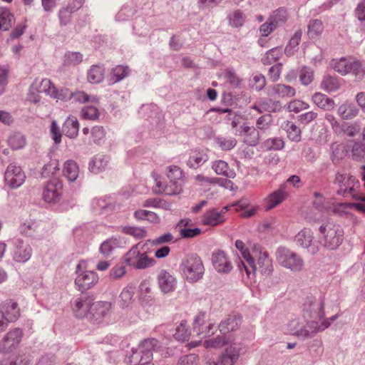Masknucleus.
Masks as SVG:
<instances>
[{"mask_svg": "<svg viewBox=\"0 0 365 365\" xmlns=\"http://www.w3.org/2000/svg\"><path fill=\"white\" fill-rule=\"evenodd\" d=\"M56 97H53V98L63 101H66L70 100L73 97V92H71L68 88H61V90L56 89Z\"/></svg>", "mask_w": 365, "mask_h": 365, "instance_id": "61", "label": "nucleus"}, {"mask_svg": "<svg viewBox=\"0 0 365 365\" xmlns=\"http://www.w3.org/2000/svg\"><path fill=\"white\" fill-rule=\"evenodd\" d=\"M82 117L88 120H96L99 116V112L95 106H86L81 110Z\"/></svg>", "mask_w": 365, "mask_h": 365, "instance_id": "57", "label": "nucleus"}, {"mask_svg": "<svg viewBox=\"0 0 365 365\" xmlns=\"http://www.w3.org/2000/svg\"><path fill=\"white\" fill-rule=\"evenodd\" d=\"M23 331L19 328L10 329L0 341V352L9 354L16 349L21 341Z\"/></svg>", "mask_w": 365, "mask_h": 365, "instance_id": "8", "label": "nucleus"}, {"mask_svg": "<svg viewBox=\"0 0 365 365\" xmlns=\"http://www.w3.org/2000/svg\"><path fill=\"white\" fill-rule=\"evenodd\" d=\"M13 15L9 9L6 7H0V29L8 31L11 26Z\"/></svg>", "mask_w": 365, "mask_h": 365, "instance_id": "35", "label": "nucleus"}, {"mask_svg": "<svg viewBox=\"0 0 365 365\" xmlns=\"http://www.w3.org/2000/svg\"><path fill=\"white\" fill-rule=\"evenodd\" d=\"M240 135L245 136V141L250 145H255L259 140V133L253 127L244 125L241 127Z\"/></svg>", "mask_w": 365, "mask_h": 365, "instance_id": "28", "label": "nucleus"}, {"mask_svg": "<svg viewBox=\"0 0 365 365\" xmlns=\"http://www.w3.org/2000/svg\"><path fill=\"white\" fill-rule=\"evenodd\" d=\"M358 109L351 104L344 103L339 107L338 113L343 119H351L358 114Z\"/></svg>", "mask_w": 365, "mask_h": 365, "instance_id": "34", "label": "nucleus"}, {"mask_svg": "<svg viewBox=\"0 0 365 365\" xmlns=\"http://www.w3.org/2000/svg\"><path fill=\"white\" fill-rule=\"evenodd\" d=\"M167 180L163 192L166 195H178L182 192V185L184 182L183 173L176 165L168 168L166 173Z\"/></svg>", "mask_w": 365, "mask_h": 365, "instance_id": "6", "label": "nucleus"}, {"mask_svg": "<svg viewBox=\"0 0 365 365\" xmlns=\"http://www.w3.org/2000/svg\"><path fill=\"white\" fill-rule=\"evenodd\" d=\"M120 242L117 238L111 237L106 240H105L100 246V252L106 256L108 257L113 251L119 247Z\"/></svg>", "mask_w": 365, "mask_h": 365, "instance_id": "33", "label": "nucleus"}, {"mask_svg": "<svg viewBox=\"0 0 365 365\" xmlns=\"http://www.w3.org/2000/svg\"><path fill=\"white\" fill-rule=\"evenodd\" d=\"M63 193V184L58 179L51 180L43 191V199L46 202H54L61 198Z\"/></svg>", "mask_w": 365, "mask_h": 365, "instance_id": "11", "label": "nucleus"}, {"mask_svg": "<svg viewBox=\"0 0 365 365\" xmlns=\"http://www.w3.org/2000/svg\"><path fill=\"white\" fill-rule=\"evenodd\" d=\"M134 287L128 286L125 287L119 296L118 303L120 307L125 308L130 306L133 301Z\"/></svg>", "mask_w": 365, "mask_h": 365, "instance_id": "31", "label": "nucleus"}, {"mask_svg": "<svg viewBox=\"0 0 365 365\" xmlns=\"http://www.w3.org/2000/svg\"><path fill=\"white\" fill-rule=\"evenodd\" d=\"M129 68L128 66H118L112 70V74L115 77V81H119L128 76Z\"/></svg>", "mask_w": 365, "mask_h": 365, "instance_id": "60", "label": "nucleus"}, {"mask_svg": "<svg viewBox=\"0 0 365 365\" xmlns=\"http://www.w3.org/2000/svg\"><path fill=\"white\" fill-rule=\"evenodd\" d=\"M126 273L125 267L122 264H115L109 272V277L111 279H119Z\"/></svg>", "mask_w": 365, "mask_h": 365, "instance_id": "56", "label": "nucleus"}, {"mask_svg": "<svg viewBox=\"0 0 365 365\" xmlns=\"http://www.w3.org/2000/svg\"><path fill=\"white\" fill-rule=\"evenodd\" d=\"M284 129L289 139L294 141H299L300 140L301 130L293 122L287 121L285 123Z\"/></svg>", "mask_w": 365, "mask_h": 365, "instance_id": "50", "label": "nucleus"}, {"mask_svg": "<svg viewBox=\"0 0 365 365\" xmlns=\"http://www.w3.org/2000/svg\"><path fill=\"white\" fill-rule=\"evenodd\" d=\"M227 211L226 207L220 210L217 209L208 210L202 215V223L205 225L217 226L225 221V214Z\"/></svg>", "mask_w": 365, "mask_h": 365, "instance_id": "14", "label": "nucleus"}, {"mask_svg": "<svg viewBox=\"0 0 365 365\" xmlns=\"http://www.w3.org/2000/svg\"><path fill=\"white\" fill-rule=\"evenodd\" d=\"M31 251V248L28 244L17 240L14 245L13 258L18 262H25L30 259Z\"/></svg>", "mask_w": 365, "mask_h": 365, "instance_id": "17", "label": "nucleus"}, {"mask_svg": "<svg viewBox=\"0 0 365 365\" xmlns=\"http://www.w3.org/2000/svg\"><path fill=\"white\" fill-rule=\"evenodd\" d=\"M241 319L235 315L229 316L225 321L220 323L219 328L222 333L232 331L237 329L240 327Z\"/></svg>", "mask_w": 365, "mask_h": 365, "instance_id": "25", "label": "nucleus"}, {"mask_svg": "<svg viewBox=\"0 0 365 365\" xmlns=\"http://www.w3.org/2000/svg\"><path fill=\"white\" fill-rule=\"evenodd\" d=\"M159 243L160 238L153 241L148 240L145 242L138 243L125 254L124 262L128 265L139 269L153 266L155 261L148 256L150 252L149 247Z\"/></svg>", "mask_w": 365, "mask_h": 365, "instance_id": "1", "label": "nucleus"}, {"mask_svg": "<svg viewBox=\"0 0 365 365\" xmlns=\"http://www.w3.org/2000/svg\"><path fill=\"white\" fill-rule=\"evenodd\" d=\"M207 160V157L202 151L194 150L190 157L188 163L191 168H196Z\"/></svg>", "mask_w": 365, "mask_h": 365, "instance_id": "47", "label": "nucleus"}, {"mask_svg": "<svg viewBox=\"0 0 365 365\" xmlns=\"http://www.w3.org/2000/svg\"><path fill=\"white\" fill-rule=\"evenodd\" d=\"M282 63H279L272 66L269 70V77L273 81H277L280 76Z\"/></svg>", "mask_w": 365, "mask_h": 365, "instance_id": "63", "label": "nucleus"}, {"mask_svg": "<svg viewBox=\"0 0 365 365\" xmlns=\"http://www.w3.org/2000/svg\"><path fill=\"white\" fill-rule=\"evenodd\" d=\"M288 196V193L285 191L284 187H280L277 190L269 195L264 200V207L265 210H270L278 205L282 203Z\"/></svg>", "mask_w": 365, "mask_h": 365, "instance_id": "19", "label": "nucleus"}, {"mask_svg": "<svg viewBox=\"0 0 365 365\" xmlns=\"http://www.w3.org/2000/svg\"><path fill=\"white\" fill-rule=\"evenodd\" d=\"M104 78V69L98 65H93L87 73L88 81L91 83H99Z\"/></svg>", "mask_w": 365, "mask_h": 365, "instance_id": "30", "label": "nucleus"}, {"mask_svg": "<svg viewBox=\"0 0 365 365\" xmlns=\"http://www.w3.org/2000/svg\"><path fill=\"white\" fill-rule=\"evenodd\" d=\"M259 207L258 206L248 207V204L246 202L240 201L236 205L235 210L237 211H243L241 214L242 217H250L255 215Z\"/></svg>", "mask_w": 365, "mask_h": 365, "instance_id": "43", "label": "nucleus"}, {"mask_svg": "<svg viewBox=\"0 0 365 365\" xmlns=\"http://www.w3.org/2000/svg\"><path fill=\"white\" fill-rule=\"evenodd\" d=\"M309 108V104L300 101V100H293L289 102L288 105V109L291 112H294L296 113L305 110Z\"/></svg>", "mask_w": 365, "mask_h": 365, "instance_id": "59", "label": "nucleus"}, {"mask_svg": "<svg viewBox=\"0 0 365 365\" xmlns=\"http://www.w3.org/2000/svg\"><path fill=\"white\" fill-rule=\"evenodd\" d=\"M255 271L259 269L262 273L269 274L272 271V259L267 252H260L257 265H255Z\"/></svg>", "mask_w": 365, "mask_h": 365, "instance_id": "27", "label": "nucleus"}, {"mask_svg": "<svg viewBox=\"0 0 365 365\" xmlns=\"http://www.w3.org/2000/svg\"><path fill=\"white\" fill-rule=\"evenodd\" d=\"M296 237L297 242L304 247H309L312 241V236L309 230L301 231Z\"/></svg>", "mask_w": 365, "mask_h": 365, "instance_id": "55", "label": "nucleus"}, {"mask_svg": "<svg viewBox=\"0 0 365 365\" xmlns=\"http://www.w3.org/2000/svg\"><path fill=\"white\" fill-rule=\"evenodd\" d=\"M63 173L69 181H75L79 175L78 165L73 160H67L63 165Z\"/></svg>", "mask_w": 365, "mask_h": 365, "instance_id": "26", "label": "nucleus"}, {"mask_svg": "<svg viewBox=\"0 0 365 365\" xmlns=\"http://www.w3.org/2000/svg\"><path fill=\"white\" fill-rule=\"evenodd\" d=\"M341 232H338L334 228H329L327 234L325 235V245L330 249H335L342 241Z\"/></svg>", "mask_w": 365, "mask_h": 365, "instance_id": "24", "label": "nucleus"}, {"mask_svg": "<svg viewBox=\"0 0 365 365\" xmlns=\"http://www.w3.org/2000/svg\"><path fill=\"white\" fill-rule=\"evenodd\" d=\"M87 264L84 260H81L76 265V277L74 281L76 289L79 292H85L90 289L98 282V275L93 271L86 270Z\"/></svg>", "mask_w": 365, "mask_h": 365, "instance_id": "4", "label": "nucleus"}, {"mask_svg": "<svg viewBox=\"0 0 365 365\" xmlns=\"http://www.w3.org/2000/svg\"><path fill=\"white\" fill-rule=\"evenodd\" d=\"M193 329L200 339L210 336L215 333L214 324L206 320L204 313H200L196 317Z\"/></svg>", "mask_w": 365, "mask_h": 365, "instance_id": "12", "label": "nucleus"}, {"mask_svg": "<svg viewBox=\"0 0 365 365\" xmlns=\"http://www.w3.org/2000/svg\"><path fill=\"white\" fill-rule=\"evenodd\" d=\"M212 169L217 175L232 178L234 173L230 170L227 163L223 160L215 161L212 165Z\"/></svg>", "mask_w": 365, "mask_h": 365, "instance_id": "38", "label": "nucleus"}, {"mask_svg": "<svg viewBox=\"0 0 365 365\" xmlns=\"http://www.w3.org/2000/svg\"><path fill=\"white\" fill-rule=\"evenodd\" d=\"M108 158L105 155H97L89 163V169L93 173H98L104 170L108 166Z\"/></svg>", "mask_w": 365, "mask_h": 365, "instance_id": "29", "label": "nucleus"}, {"mask_svg": "<svg viewBox=\"0 0 365 365\" xmlns=\"http://www.w3.org/2000/svg\"><path fill=\"white\" fill-rule=\"evenodd\" d=\"M299 79L304 85H309L314 79V71L307 67H303L299 73Z\"/></svg>", "mask_w": 365, "mask_h": 365, "instance_id": "58", "label": "nucleus"}, {"mask_svg": "<svg viewBox=\"0 0 365 365\" xmlns=\"http://www.w3.org/2000/svg\"><path fill=\"white\" fill-rule=\"evenodd\" d=\"M282 56V48L275 47L268 51L262 58L264 64H271L280 58Z\"/></svg>", "mask_w": 365, "mask_h": 365, "instance_id": "37", "label": "nucleus"}, {"mask_svg": "<svg viewBox=\"0 0 365 365\" xmlns=\"http://www.w3.org/2000/svg\"><path fill=\"white\" fill-rule=\"evenodd\" d=\"M26 176L20 166L9 164L4 173V180L6 185L11 189H17L25 182Z\"/></svg>", "mask_w": 365, "mask_h": 365, "instance_id": "9", "label": "nucleus"}, {"mask_svg": "<svg viewBox=\"0 0 365 365\" xmlns=\"http://www.w3.org/2000/svg\"><path fill=\"white\" fill-rule=\"evenodd\" d=\"M93 302V299L88 296L76 297L71 303L73 314L77 318L88 319Z\"/></svg>", "mask_w": 365, "mask_h": 365, "instance_id": "10", "label": "nucleus"}, {"mask_svg": "<svg viewBox=\"0 0 365 365\" xmlns=\"http://www.w3.org/2000/svg\"><path fill=\"white\" fill-rule=\"evenodd\" d=\"M122 232L130 235L137 240L146 237V230L143 227L135 226H125L122 227Z\"/></svg>", "mask_w": 365, "mask_h": 365, "instance_id": "40", "label": "nucleus"}, {"mask_svg": "<svg viewBox=\"0 0 365 365\" xmlns=\"http://www.w3.org/2000/svg\"><path fill=\"white\" fill-rule=\"evenodd\" d=\"M112 305L108 302H93L88 320L93 324H102L107 322L110 317Z\"/></svg>", "mask_w": 365, "mask_h": 365, "instance_id": "7", "label": "nucleus"}, {"mask_svg": "<svg viewBox=\"0 0 365 365\" xmlns=\"http://www.w3.org/2000/svg\"><path fill=\"white\" fill-rule=\"evenodd\" d=\"M134 215L137 219L146 220L152 222H157L158 220V214L152 210H138Z\"/></svg>", "mask_w": 365, "mask_h": 365, "instance_id": "52", "label": "nucleus"}, {"mask_svg": "<svg viewBox=\"0 0 365 365\" xmlns=\"http://www.w3.org/2000/svg\"><path fill=\"white\" fill-rule=\"evenodd\" d=\"M41 90L38 86V81H34L29 88L27 100L31 103H37L41 101Z\"/></svg>", "mask_w": 365, "mask_h": 365, "instance_id": "48", "label": "nucleus"}, {"mask_svg": "<svg viewBox=\"0 0 365 365\" xmlns=\"http://www.w3.org/2000/svg\"><path fill=\"white\" fill-rule=\"evenodd\" d=\"M190 335V333L187 329V322L183 320L177 326L174 336L178 341H185L188 340Z\"/></svg>", "mask_w": 365, "mask_h": 365, "instance_id": "42", "label": "nucleus"}, {"mask_svg": "<svg viewBox=\"0 0 365 365\" xmlns=\"http://www.w3.org/2000/svg\"><path fill=\"white\" fill-rule=\"evenodd\" d=\"M312 101L316 106L323 110H331L335 106L334 100L322 93H314L312 96Z\"/></svg>", "mask_w": 365, "mask_h": 365, "instance_id": "23", "label": "nucleus"}, {"mask_svg": "<svg viewBox=\"0 0 365 365\" xmlns=\"http://www.w3.org/2000/svg\"><path fill=\"white\" fill-rule=\"evenodd\" d=\"M182 271L187 281L195 282L202 277L205 268L199 256L190 255L182 262Z\"/></svg>", "mask_w": 365, "mask_h": 365, "instance_id": "5", "label": "nucleus"}, {"mask_svg": "<svg viewBox=\"0 0 365 365\" xmlns=\"http://www.w3.org/2000/svg\"><path fill=\"white\" fill-rule=\"evenodd\" d=\"M58 169V161L56 160H51L43 166L42 175L43 177H49L56 174Z\"/></svg>", "mask_w": 365, "mask_h": 365, "instance_id": "53", "label": "nucleus"}, {"mask_svg": "<svg viewBox=\"0 0 365 365\" xmlns=\"http://www.w3.org/2000/svg\"><path fill=\"white\" fill-rule=\"evenodd\" d=\"M158 340L148 339L143 340L137 349H132V354L128 358V364L130 365H140L143 362L147 365H153L151 362L153 359V350L157 345Z\"/></svg>", "mask_w": 365, "mask_h": 365, "instance_id": "3", "label": "nucleus"}, {"mask_svg": "<svg viewBox=\"0 0 365 365\" xmlns=\"http://www.w3.org/2000/svg\"><path fill=\"white\" fill-rule=\"evenodd\" d=\"M330 65L336 72L342 76L351 73L359 80L365 76V66L360 61L351 57L332 59Z\"/></svg>", "mask_w": 365, "mask_h": 365, "instance_id": "2", "label": "nucleus"}, {"mask_svg": "<svg viewBox=\"0 0 365 365\" xmlns=\"http://www.w3.org/2000/svg\"><path fill=\"white\" fill-rule=\"evenodd\" d=\"M321 86L324 90L331 92L339 88V83L336 78L327 75L324 77Z\"/></svg>", "mask_w": 365, "mask_h": 365, "instance_id": "46", "label": "nucleus"}, {"mask_svg": "<svg viewBox=\"0 0 365 365\" xmlns=\"http://www.w3.org/2000/svg\"><path fill=\"white\" fill-rule=\"evenodd\" d=\"M176 280L168 272L161 273V292L168 293L175 289Z\"/></svg>", "mask_w": 365, "mask_h": 365, "instance_id": "32", "label": "nucleus"}, {"mask_svg": "<svg viewBox=\"0 0 365 365\" xmlns=\"http://www.w3.org/2000/svg\"><path fill=\"white\" fill-rule=\"evenodd\" d=\"M72 98L74 99L75 101L79 102L81 103H97L99 101V98L97 96H91L86 93L84 91H76L73 93Z\"/></svg>", "mask_w": 365, "mask_h": 365, "instance_id": "39", "label": "nucleus"}, {"mask_svg": "<svg viewBox=\"0 0 365 365\" xmlns=\"http://www.w3.org/2000/svg\"><path fill=\"white\" fill-rule=\"evenodd\" d=\"M336 181L339 184L340 187L338 192L343 195H353V191L359 185V182L352 176L346 178V176L341 174L336 175Z\"/></svg>", "mask_w": 365, "mask_h": 365, "instance_id": "18", "label": "nucleus"}, {"mask_svg": "<svg viewBox=\"0 0 365 365\" xmlns=\"http://www.w3.org/2000/svg\"><path fill=\"white\" fill-rule=\"evenodd\" d=\"M38 86L41 93H45L51 98L56 97V88L51 81L48 78H43L40 82L38 81Z\"/></svg>", "mask_w": 365, "mask_h": 365, "instance_id": "36", "label": "nucleus"}, {"mask_svg": "<svg viewBox=\"0 0 365 365\" xmlns=\"http://www.w3.org/2000/svg\"><path fill=\"white\" fill-rule=\"evenodd\" d=\"M212 261L214 267L219 272H229L232 268V264L225 252L217 250L212 255Z\"/></svg>", "mask_w": 365, "mask_h": 365, "instance_id": "16", "label": "nucleus"}, {"mask_svg": "<svg viewBox=\"0 0 365 365\" xmlns=\"http://www.w3.org/2000/svg\"><path fill=\"white\" fill-rule=\"evenodd\" d=\"M8 144L14 150L21 149L25 145L26 139L22 134L16 133L9 137Z\"/></svg>", "mask_w": 365, "mask_h": 365, "instance_id": "45", "label": "nucleus"}, {"mask_svg": "<svg viewBox=\"0 0 365 365\" xmlns=\"http://www.w3.org/2000/svg\"><path fill=\"white\" fill-rule=\"evenodd\" d=\"M295 89L284 84L279 83L274 85L269 91V95L274 99L290 98L295 95Z\"/></svg>", "mask_w": 365, "mask_h": 365, "instance_id": "20", "label": "nucleus"}, {"mask_svg": "<svg viewBox=\"0 0 365 365\" xmlns=\"http://www.w3.org/2000/svg\"><path fill=\"white\" fill-rule=\"evenodd\" d=\"M279 261L284 267L296 271L300 270L303 265L301 258L290 251L280 253Z\"/></svg>", "mask_w": 365, "mask_h": 365, "instance_id": "15", "label": "nucleus"}, {"mask_svg": "<svg viewBox=\"0 0 365 365\" xmlns=\"http://www.w3.org/2000/svg\"><path fill=\"white\" fill-rule=\"evenodd\" d=\"M227 341L225 336H217L214 339L206 340L204 341V346L206 349H217L225 345Z\"/></svg>", "mask_w": 365, "mask_h": 365, "instance_id": "54", "label": "nucleus"}, {"mask_svg": "<svg viewBox=\"0 0 365 365\" xmlns=\"http://www.w3.org/2000/svg\"><path fill=\"white\" fill-rule=\"evenodd\" d=\"M324 31V26L320 20H312L310 21L308 27V35L310 38L318 37Z\"/></svg>", "mask_w": 365, "mask_h": 365, "instance_id": "44", "label": "nucleus"}, {"mask_svg": "<svg viewBox=\"0 0 365 365\" xmlns=\"http://www.w3.org/2000/svg\"><path fill=\"white\" fill-rule=\"evenodd\" d=\"M78 130L79 123L77 118L74 116L68 117L62 128L64 135L70 138H74L77 136Z\"/></svg>", "mask_w": 365, "mask_h": 365, "instance_id": "22", "label": "nucleus"}, {"mask_svg": "<svg viewBox=\"0 0 365 365\" xmlns=\"http://www.w3.org/2000/svg\"><path fill=\"white\" fill-rule=\"evenodd\" d=\"M1 309V311L4 313L9 324L16 321L20 317V309L18 304L12 299L6 301L2 304Z\"/></svg>", "mask_w": 365, "mask_h": 365, "instance_id": "21", "label": "nucleus"}, {"mask_svg": "<svg viewBox=\"0 0 365 365\" xmlns=\"http://www.w3.org/2000/svg\"><path fill=\"white\" fill-rule=\"evenodd\" d=\"M180 233L184 238H190L199 235L201 233V230L199 228H183Z\"/></svg>", "mask_w": 365, "mask_h": 365, "instance_id": "64", "label": "nucleus"}, {"mask_svg": "<svg viewBox=\"0 0 365 365\" xmlns=\"http://www.w3.org/2000/svg\"><path fill=\"white\" fill-rule=\"evenodd\" d=\"M105 136V131L101 126H95L91 130V137L95 143H99Z\"/></svg>", "mask_w": 365, "mask_h": 365, "instance_id": "62", "label": "nucleus"}, {"mask_svg": "<svg viewBox=\"0 0 365 365\" xmlns=\"http://www.w3.org/2000/svg\"><path fill=\"white\" fill-rule=\"evenodd\" d=\"M83 61V55L78 52H68L64 56V64L67 66H76Z\"/></svg>", "mask_w": 365, "mask_h": 365, "instance_id": "51", "label": "nucleus"}, {"mask_svg": "<svg viewBox=\"0 0 365 365\" xmlns=\"http://www.w3.org/2000/svg\"><path fill=\"white\" fill-rule=\"evenodd\" d=\"M153 292L148 281L143 282L140 285V299L142 301H150L153 299Z\"/></svg>", "mask_w": 365, "mask_h": 365, "instance_id": "49", "label": "nucleus"}, {"mask_svg": "<svg viewBox=\"0 0 365 365\" xmlns=\"http://www.w3.org/2000/svg\"><path fill=\"white\" fill-rule=\"evenodd\" d=\"M196 181L200 185H202L204 182L220 183L221 185H222L227 188L232 189V187H233V183L230 180H227V179H220V178L209 179L202 175H197L196 177Z\"/></svg>", "mask_w": 365, "mask_h": 365, "instance_id": "41", "label": "nucleus"}, {"mask_svg": "<svg viewBox=\"0 0 365 365\" xmlns=\"http://www.w3.org/2000/svg\"><path fill=\"white\" fill-rule=\"evenodd\" d=\"M235 247L240 250L242 257L246 262V263L243 262H241V264L239 265L240 269L242 271L243 268L247 277H250L252 274L255 273V269L254 266V259L250 255V250L245 247V243L240 240H236Z\"/></svg>", "mask_w": 365, "mask_h": 365, "instance_id": "13", "label": "nucleus"}]
</instances>
